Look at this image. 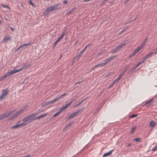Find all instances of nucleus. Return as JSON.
Listing matches in <instances>:
<instances>
[{
	"label": "nucleus",
	"mask_w": 157,
	"mask_h": 157,
	"mask_svg": "<svg viewBox=\"0 0 157 157\" xmlns=\"http://www.w3.org/2000/svg\"><path fill=\"white\" fill-rule=\"evenodd\" d=\"M60 5L59 4H56L54 5L50 6L48 7L47 9L44 11L43 13L44 16H46L50 13L53 10H55L58 8V7Z\"/></svg>",
	"instance_id": "obj_1"
},
{
	"label": "nucleus",
	"mask_w": 157,
	"mask_h": 157,
	"mask_svg": "<svg viewBox=\"0 0 157 157\" xmlns=\"http://www.w3.org/2000/svg\"><path fill=\"white\" fill-rule=\"evenodd\" d=\"M34 115H35V114H32L23 118L22 121L28 124L31 123L33 120H35Z\"/></svg>",
	"instance_id": "obj_2"
},
{
	"label": "nucleus",
	"mask_w": 157,
	"mask_h": 157,
	"mask_svg": "<svg viewBox=\"0 0 157 157\" xmlns=\"http://www.w3.org/2000/svg\"><path fill=\"white\" fill-rule=\"evenodd\" d=\"M30 66V64L25 65L20 69H16L15 68H14L13 70L9 72L11 75L15 74L17 72L25 70L29 67Z\"/></svg>",
	"instance_id": "obj_3"
},
{
	"label": "nucleus",
	"mask_w": 157,
	"mask_h": 157,
	"mask_svg": "<svg viewBox=\"0 0 157 157\" xmlns=\"http://www.w3.org/2000/svg\"><path fill=\"white\" fill-rule=\"evenodd\" d=\"M27 108V107L25 106L22 109H20L16 113L14 114L11 116L10 118V119H11L12 120H13L15 118L17 117L19 115L23 112Z\"/></svg>",
	"instance_id": "obj_4"
},
{
	"label": "nucleus",
	"mask_w": 157,
	"mask_h": 157,
	"mask_svg": "<svg viewBox=\"0 0 157 157\" xmlns=\"http://www.w3.org/2000/svg\"><path fill=\"white\" fill-rule=\"evenodd\" d=\"M8 90L7 89L3 90H2V94L0 97V101H2L3 98L7 96Z\"/></svg>",
	"instance_id": "obj_5"
},
{
	"label": "nucleus",
	"mask_w": 157,
	"mask_h": 157,
	"mask_svg": "<svg viewBox=\"0 0 157 157\" xmlns=\"http://www.w3.org/2000/svg\"><path fill=\"white\" fill-rule=\"evenodd\" d=\"M82 109H81L78 110L76 112H74L72 114L69 116L68 119H70L74 118L77 115L79 112H81L82 111Z\"/></svg>",
	"instance_id": "obj_6"
},
{
	"label": "nucleus",
	"mask_w": 157,
	"mask_h": 157,
	"mask_svg": "<svg viewBox=\"0 0 157 157\" xmlns=\"http://www.w3.org/2000/svg\"><path fill=\"white\" fill-rule=\"evenodd\" d=\"M117 56H111L107 59H106L104 61H105V63L106 64L110 62L111 61H112V60L114 59V58H115Z\"/></svg>",
	"instance_id": "obj_7"
},
{
	"label": "nucleus",
	"mask_w": 157,
	"mask_h": 157,
	"mask_svg": "<svg viewBox=\"0 0 157 157\" xmlns=\"http://www.w3.org/2000/svg\"><path fill=\"white\" fill-rule=\"evenodd\" d=\"M153 54V52H150L146 55L144 58V60H146L151 57V56Z\"/></svg>",
	"instance_id": "obj_8"
},
{
	"label": "nucleus",
	"mask_w": 157,
	"mask_h": 157,
	"mask_svg": "<svg viewBox=\"0 0 157 157\" xmlns=\"http://www.w3.org/2000/svg\"><path fill=\"white\" fill-rule=\"evenodd\" d=\"M20 122V121H18L16 124L14 125H13L10 127L11 129H15L20 128L19 125V123Z\"/></svg>",
	"instance_id": "obj_9"
},
{
	"label": "nucleus",
	"mask_w": 157,
	"mask_h": 157,
	"mask_svg": "<svg viewBox=\"0 0 157 157\" xmlns=\"http://www.w3.org/2000/svg\"><path fill=\"white\" fill-rule=\"evenodd\" d=\"M113 150H111V151H110L107 153H105L103 155L102 157H105L107 156L111 155L112 153V152L113 151Z\"/></svg>",
	"instance_id": "obj_10"
},
{
	"label": "nucleus",
	"mask_w": 157,
	"mask_h": 157,
	"mask_svg": "<svg viewBox=\"0 0 157 157\" xmlns=\"http://www.w3.org/2000/svg\"><path fill=\"white\" fill-rule=\"evenodd\" d=\"M156 124V123L155 121H151L150 123V126L151 127H154L155 125Z\"/></svg>",
	"instance_id": "obj_11"
},
{
	"label": "nucleus",
	"mask_w": 157,
	"mask_h": 157,
	"mask_svg": "<svg viewBox=\"0 0 157 157\" xmlns=\"http://www.w3.org/2000/svg\"><path fill=\"white\" fill-rule=\"evenodd\" d=\"M10 75H11L10 72L9 71L7 72L6 74L2 76L3 78L4 79H6V78L9 77Z\"/></svg>",
	"instance_id": "obj_12"
},
{
	"label": "nucleus",
	"mask_w": 157,
	"mask_h": 157,
	"mask_svg": "<svg viewBox=\"0 0 157 157\" xmlns=\"http://www.w3.org/2000/svg\"><path fill=\"white\" fill-rule=\"evenodd\" d=\"M129 43V40H125L124 42L123 43L121 44V45L123 47L126 44H128Z\"/></svg>",
	"instance_id": "obj_13"
},
{
	"label": "nucleus",
	"mask_w": 157,
	"mask_h": 157,
	"mask_svg": "<svg viewBox=\"0 0 157 157\" xmlns=\"http://www.w3.org/2000/svg\"><path fill=\"white\" fill-rule=\"evenodd\" d=\"M10 37L9 36H6L3 39L2 41L3 42H6L10 39Z\"/></svg>",
	"instance_id": "obj_14"
},
{
	"label": "nucleus",
	"mask_w": 157,
	"mask_h": 157,
	"mask_svg": "<svg viewBox=\"0 0 157 157\" xmlns=\"http://www.w3.org/2000/svg\"><path fill=\"white\" fill-rule=\"evenodd\" d=\"M65 31H63L62 32V34L59 37L58 39L60 41L63 38V36L65 35Z\"/></svg>",
	"instance_id": "obj_15"
},
{
	"label": "nucleus",
	"mask_w": 157,
	"mask_h": 157,
	"mask_svg": "<svg viewBox=\"0 0 157 157\" xmlns=\"http://www.w3.org/2000/svg\"><path fill=\"white\" fill-rule=\"evenodd\" d=\"M136 126H134V127H132L131 129V131L130 132V133L131 134H133L134 133V132L136 130Z\"/></svg>",
	"instance_id": "obj_16"
},
{
	"label": "nucleus",
	"mask_w": 157,
	"mask_h": 157,
	"mask_svg": "<svg viewBox=\"0 0 157 157\" xmlns=\"http://www.w3.org/2000/svg\"><path fill=\"white\" fill-rule=\"evenodd\" d=\"M31 43L30 42L27 43H25L20 46V47H26L31 44Z\"/></svg>",
	"instance_id": "obj_17"
},
{
	"label": "nucleus",
	"mask_w": 157,
	"mask_h": 157,
	"mask_svg": "<svg viewBox=\"0 0 157 157\" xmlns=\"http://www.w3.org/2000/svg\"><path fill=\"white\" fill-rule=\"evenodd\" d=\"M84 100H85L84 99H82L80 101H79L77 105H75L74 106V107H77L80 104H81L84 101Z\"/></svg>",
	"instance_id": "obj_18"
},
{
	"label": "nucleus",
	"mask_w": 157,
	"mask_h": 157,
	"mask_svg": "<svg viewBox=\"0 0 157 157\" xmlns=\"http://www.w3.org/2000/svg\"><path fill=\"white\" fill-rule=\"evenodd\" d=\"M142 49L141 47L140 46L138 47L137 48L134 50V51L136 53H137L140 50Z\"/></svg>",
	"instance_id": "obj_19"
},
{
	"label": "nucleus",
	"mask_w": 157,
	"mask_h": 157,
	"mask_svg": "<svg viewBox=\"0 0 157 157\" xmlns=\"http://www.w3.org/2000/svg\"><path fill=\"white\" fill-rule=\"evenodd\" d=\"M122 48L121 44L118 45L117 47L115 48L117 51H118L121 48Z\"/></svg>",
	"instance_id": "obj_20"
},
{
	"label": "nucleus",
	"mask_w": 157,
	"mask_h": 157,
	"mask_svg": "<svg viewBox=\"0 0 157 157\" xmlns=\"http://www.w3.org/2000/svg\"><path fill=\"white\" fill-rule=\"evenodd\" d=\"M122 48L121 44L118 45L117 47L115 48L117 51H118L121 48Z\"/></svg>",
	"instance_id": "obj_21"
},
{
	"label": "nucleus",
	"mask_w": 157,
	"mask_h": 157,
	"mask_svg": "<svg viewBox=\"0 0 157 157\" xmlns=\"http://www.w3.org/2000/svg\"><path fill=\"white\" fill-rule=\"evenodd\" d=\"M73 102V101H71L69 102L67 104H66V105L65 106H64L65 108L66 109L67 108V107H68L70 105V104H71Z\"/></svg>",
	"instance_id": "obj_22"
},
{
	"label": "nucleus",
	"mask_w": 157,
	"mask_h": 157,
	"mask_svg": "<svg viewBox=\"0 0 157 157\" xmlns=\"http://www.w3.org/2000/svg\"><path fill=\"white\" fill-rule=\"evenodd\" d=\"M19 125L20 128L23 127V126H24L26 125H27V124L26 123H23L21 124H20V122L19 123Z\"/></svg>",
	"instance_id": "obj_23"
},
{
	"label": "nucleus",
	"mask_w": 157,
	"mask_h": 157,
	"mask_svg": "<svg viewBox=\"0 0 157 157\" xmlns=\"http://www.w3.org/2000/svg\"><path fill=\"white\" fill-rule=\"evenodd\" d=\"M54 102H53V100H52L50 101H48L45 102V105H49L50 104L53 103Z\"/></svg>",
	"instance_id": "obj_24"
},
{
	"label": "nucleus",
	"mask_w": 157,
	"mask_h": 157,
	"mask_svg": "<svg viewBox=\"0 0 157 157\" xmlns=\"http://www.w3.org/2000/svg\"><path fill=\"white\" fill-rule=\"evenodd\" d=\"M75 10V7H74L72 9L68 11L67 14H70L74 10Z\"/></svg>",
	"instance_id": "obj_25"
},
{
	"label": "nucleus",
	"mask_w": 157,
	"mask_h": 157,
	"mask_svg": "<svg viewBox=\"0 0 157 157\" xmlns=\"http://www.w3.org/2000/svg\"><path fill=\"white\" fill-rule=\"evenodd\" d=\"M80 57H79L78 55L76 56L75 57H74L73 59V61H75L78 60L79 58Z\"/></svg>",
	"instance_id": "obj_26"
},
{
	"label": "nucleus",
	"mask_w": 157,
	"mask_h": 157,
	"mask_svg": "<svg viewBox=\"0 0 157 157\" xmlns=\"http://www.w3.org/2000/svg\"><path fill=\"white\" fill-rule=\"evenodd\" d=\"M59 96H57V97H56V98H54L53 100V102L54 103L55 102H56V101H58V100H59Z\"/></svg>",
	"instance_id": "obj_27"
},
{
	"label": "nucleus",
	"mask_w": 157,
	"mask_h": 157,
	"mask_svg": "<svg viewBox=\"0 0 157 157\" xmlns=\"http://www.w3.org/2000/svg\"><path fill=\"white\" fill-rule=\"evenodd\" d=\"M59 96H57V97H56V98H54L53 100V102L54 103L55 102H56V101H58V100H59Z\"/></svg>",
	"instance_id": "obj_28"
},
{
	"label": "nucleus",
	"mask_w": 157,
	"mask_h": 157,
	"mask_svg": "<svg viewBox=\"0 0 157 157\" xmlns=\"http://www.w3.org/2000/svg\"><path fill=\"white\" fill-rule=\"evenodd\" d=\"M59 41V40H58V39L55 42V43H54L53 44V47H55L56 44H57V43Z\"/></svg>",
	"instance_id": "obj_29"
},
{
	"label": "nucleus",
	"mask_w": 157,
	"mask_h": 157,
	"mask_svg": "<svg viewBox=\"0 0 157 157\" xmlns=\"http://www.w3.org/2000/svg\"><path fill=\"white\" fill-rule=\"evenodd\" d=\"M136 52H135L134 51V52L132 53V54H130V56H129V58H131L133 56H135V55L136 54Z\"/></svg>",
	"instance_id": "obj_30"
},
{
	"label": "nucleus",
	"mask_w": 157,
	"mask_h": 157,
	"mask_svg": "<svg viewBox=\"0 0 157 157\" xmlns=\"http://www.w3.org/2000/svg\"><path fill=\"white\" fill-rule=\"evenodd\" d=\"M3 115H4L5 118L6 117H8L10 116V115H9V114H8V113H4Z\"/></svg>",
	"instance_id": "obj_31"
},
{
	"label": "nucleus",
	"mask_w": 157,
	"mask_h": 157,
	"mask_svg": "<svg viewBox=\"0 0 157 157\" xmlns=\"http://www.w3.org/2000/svg\"><path fill=\"white\" fill-rule=\"evenodd\" d=\"M84 52L82 50L79 53H78V56L80 58Z\"/></svg>",
	"instance_id": "obj_32"
},
{
	"label": "nucleus",
	"mask_w": 157,
	"mask_h": 157,
	"mask_svg": "<svg viewBox=\"0 0 157 157\" xmlns=\"http://www.w3.org/2000/svg\"><path fill=\"white\" fill-rule=\"evenodd\" d=\"M106 64V63H105V62L104 63H102L100 64H98L97 65H98V66L103 67Z\"/></svg>",
	"instance_id": "obj_33"
},
{
	"label": "nucleus",
	"mask_w": 157,
	"mask_h": 157,
	"mask_svg": "<svg viewBox=\"0 0 157 157\" xmlns=\"http://www.w3.org/2000/svg\"><path fill=\"white\" fill-rule=\"evenodd\" d=\"M134 140L136 142H140L141 141V140L139 138H136L134 139Z\"/></svg>",
	"instance_id": "obj_34"
},
{
	"label": "nucleus",
	"mask_w": 157,
	"mask_h": 157,
	"mask_svg": "<svg viewBox=\"0 0 157 157\" xmlns=\"http://www.w3.org/2000/svg\"><path fill=\"white\" fill-rule=\"evenodd\" d=\"M66 95V93L63 94L62 95H61L60 96H59V99H60V98L65 96Z\"/></svg>",
	"instance_id": "obj_35"
},
{
	"label": "nucleus",
	"mask_w": 157,
	"mask_h": 157,
	"mask_svg": "<svg viewBox=\"0 0 157 157\" xmlns=\"http://www.w3.org/2000/svg\"><path fill=\"white\" fill-rule=\"evenodd\" d=\"M98 67V65H96L94 66V67H92L91 68V70L90 71H91L92 70H94L96 68Z\"/></svg>",
	"instance_id": "obj_36"
},
{
	"label": "nucleus",
	"mask_w": 157,
	"mask_h": 157,
	"mask_svg": "<svg viewBox=\"0 0 157 157\" xmlns=\"http://www.w3.org/2000/svg\"><path fill=\"white\" fill-rule=\"evenodd\" d=\"M61 112H60L59 111H58L56 113L54 114L53 116V117H56V116H57L58 115H59Z\"/></svg>",
	"instance_id": "obj_37"
},
{
	"label": "nucleus",
	"mask_w": 157,
	"mask_h": 157,
	"mask_svg": "<svg viewBox=\"0 0 157 157\" xmlns=\"http://www.w3.org/2000/svg\"><path fill=\"white\" fill-rule=\"evenodd\" d=\"M5 118L3 114H2L0 116V121Z\"/></svg>",
	"instance_id": "obj_38"
},
{
	"label": "nucleus",
	"mask_w": 157,
	"mask_h": 157,
	"mask_svg": "<svg viewBox=\"0 0 157 157\" xmlns=\"http://www.w3.org/2000/svg\"><path fill=\"white\" fill-rule=\"evenodd\" d=\"M72 122L69 123V124H67L65 126V128H68V127L70 126H71V124H72Z\"/></svg>",
	"instance_id": "obj_39"
},
{
	"label": "nucleus",
	"mask_w": 157,
	"mask_h": 157,
	"mask_svg": "<svg viewBox=\"0 0 157 157\" xmlns=\"http://www.w3.org/2000/svg\"><path fill=\"white\" fill-rule=\"evenodd\" d=\"M138 115V114H132L131 116H130V118H133V117H136Z\"/></svg>",
	"instance_id": "obj_40"
},
{
	"label": "nucleus",
	"mask_w": 157,
	"mask_h": 157,
	"mask_svg": "<svg viewBox=\"0 0 157 157\" xmlns=\"http://www.w3.org/2000/svg\"><path fill=\"white\" fill-rule=\"evenodd\" d=\"M65 109L66 108H65V107L64 106H63L60 108L59 111L61 113L62 111H63L64 109Z\"/></svg>",
	"instance_id": "obj_41"
},
{
	"label": "nucleus",
	"mask_w": 157,
	"mask_h": 157,
	"mask_svg": "<svg viewBox=\"0 0 157 157\" xmlns=\"http://www.w3.org/2000/svg\"><path fill=\"white\" fill-rule=\"evenodd\" d=\"M89 44H88L82 50L84 52L86 50L87 48L89 46Z\"/></svg>",
	"instance_id": "obj_42"
},
{
	"label": "nucleus",
	"mask_w": 157,
	"mask_h": 157,
	"mask_svg": "<svg viewBox=\"0 0 157 157\" xmlns=\"http://www.w3.org/2000/svg\"><path fill=\"white\" fill-rule=\"evenodd\" d=\"M35 115H34V118L35 119V120H36V119H38V120H39L40 118H42L41 117V115H40V116H38V117H35Z\"/></svg>",
	"instance_id": "obj_43"
},
{
	"label": "nucleus",
	"mask_w": 157,
	"mask_h": 157,
	"mask_svg": "<svg viewBox=\"0 0 157 157\" xmlns=\"http://www.w3.org/2000/svg\"><path fill=\"white\" fill-rule=\"evenodd\" d=\"M157 148V145L152 148V149H151V151H155L156 150Z\"/></svg>",
	"instance_id": "obj_44"
},
{
	"label": "nucleus",
	"mask_w": 157,
	"mask_h": 157,
	"mask_svg": "<svg viewBox=\"0 0 157 157\" xmlns=\"http://www.w3.org/2000/svg\"><path fill=\"white\" fill-rule=\"evenodd\" d=\"M44 111V110H41L40 111H39V112L35 113H34V114H35V115H38V114H39V113H40L41 112Z\"/></svg>",
	"instance_id": "obj_45"
},
{
	"label": "nucleus",
	"mask_w": 157,
	"mask_h": 157,
	"mask_svg": "<svg viewBox=\"0 0 157 157\" xmlns=\"http://www.w3.org/2000/svg\"><path fill=\"white\" fill-rule=\"evenodd\" d=\"M114 85V84H113L112 83L110 85L108 86L107 88L108 89H109L111 88Z\"/></svg>",
	"instance_id": "obj_46"
},
{
	"label": "nucleus",
	"mask_w": 157,
	"mask_h": 157,
	"mask_svg": "<svg viewBox=\"0 0 157 157\" xmlns=\"http://www.w3.org/2000/svg\"><path fill=\"white\" fill-rule=\"evenodd\" d=\"M145 60H144V59L142 61H139V62L138 63L139 65H140V64H142L143 63H144L145 61Z\"/></svg>",
	"instance_id": "obj_47"
},
{
	"label": "nucleus",
	"mask_w": 157,
	"mask_h": 157,
	"mask_svg": "<svg viewBox=\"0 0 157 157\" xmlns=\"http://www.w3.org/2000/svg\"><path fill=\"white\" fill-rule=\"evenodd\" d=\"M116 52L117 51H116V50L115 49V48H114V49H112L111 51L110 52L111 53H114Z\"/></svg>",
	"instance_id": "obj_48"
},
{
	"label": "nucleus",
	"mask_w": 157,
	"mask_h": 157,
	"mask_svg": "<svg viewBox=\"0 0 157 157\" xmlns=\"http://www.w3.org/2000/svg\"><path fill=\"white\" fill-rule=\"evenodd\" d=\"M77 98H78V96H75V97H74L73 98H72L73 100L72 101H73V102L74 101L77 99Z\"/></svg>",
	"instance_id": "obj_49"
},
{
	"label": "nucleus",
	"mask_w": 157,
	"mask_h": 157,
	"mask_svg": "<svg viewBox=\"0 0 157 157\" xmlns=\"http://www.w3.org/2000/svg\"><path fill=\"white\" fill-rule=\"evenodd\" d=\"M124 74L122 72L119 75V77L121 78L123 76Z\"/></svg>",
	"instance_id": "obj_50"
},
{
	"label": "nucleus",
	"mask_w": 157,
	"mask_h": 157,
	"mask_svg": "<svg viewBox=\"0 0 157 157\" xmlns=\"http://www.w3.org/2000/svg\"><path fill=\"white\" fill-rule=\"evenodd\" d=\"M128 26H127V27H126V29H124L122 30L121 31V33H120H120H123V32H124V31H125V30H126L127 29H128Z\"/></svg>",
	"instance_id": "obj_51"
},
{
	"label": "nucleus",
	"mask_w": 157,
	"mask_h": 157,
	"mask_svg": "<svg viewBox=\"0 0 157 157\" xmlns=\"http://www.w3.org/2000/svg\"><path fill=\"white\" fill-rule=\"evenodd\" d=\"M2 7H3L4 8H9V7L7 5H4L3 4L2 5Z\"/></svg>",
	"instance_id": "obj_52"
},
{
	"label": "nucleus",
	"mask_w": 157,
	"mask_h": 157,
	"mask_svg": "<svg viewBox=\"0 0 157 157\" xmlns=\"http://www.w3.org/2000/svg\"><path fill=\"white\" fill-rule=\"evenodd\" d=\"M145 42H143V44H141V45L140 46L141 48H142L145 45Z\"/></svg>",
	"instance_id": "obj_53"
},
{
	"label": "nucleus",
	"mask_w": 157,
	"mask_h": 157,
	"mask_svg": "<svg viewBox=\"0 0 157 157\" xmlns=\"http://www.w3.org/2000/svg\"><path fill=\"white\" fill-rule=\"evenodd\" d=\"M82 82V81H79L75 83V84H80Z\"/></svg>",
	"instance_id": "obj_54"
},
{
	"label": "nucleus",
	"mask_w": 157,
	"mask_h": 157,
	"mask_svg": "<svg viewBox=\"0 0 157 157\" xmlns=\"http://www.w3.org/2000/svg\"><path fill=\"white\" fill-rule=\"evenodd\" d=\"M47 115V113L44 114H42L41 115V117H45Z\"/></svg>",
	"instance_id": "obj_55"
},
{
	"label": "nucleus",
	"mask_w": 157,
	"mask_h": 157,
	"mask_svg": "<svg viewBox=\"0 0 157 157\" xmlns=\"http://www.w3.org/2000/svg\"><path fill=\"white\" fill-rule=\"evenodd\" d=\"M121 79V78H120L118 76V77L116 79V81H117V82H118Z\"/></svg>",
	"instance_id": "obj_56"
},
{
	"label": "nucleus",
	"mask_w": 157,
	"mask_h": 157,
	"mask_svg": "<svg viewBox=\"0 0 157 157\" xmlns=\"http://www.w3.org/2000/svg\"><path fill=\"white\" fill-rule=\"evenodd\" d=\"M128 69V67H125V69L122 72L124 74L125 73V72Z\"/></svg>",
	"instance_id": "obj_57"
},
{
	"label": "nucleus",
	"mask_w": 157,
	"mask_h": 157,
	"mask_svg": "<svg viewBox=\"0 0 157 157\" xmlns=\"http://www.w3.org/2000/svg\"><path fill=\"white\" fill-rule=\"evenodd\" d=\"M117 82L116 80L115 79L113 81V82H112L113 83V84L114 85L117 82Z\"/></svg>",
	"instance_id": "obj_58"
},
{
	"label": "nucleus",
	"mask_w": 157,
	"mask_h": 157,
	"mask_svg": "<svg viewBox=\"0 0 157 157\" xmlns=\"http://www.w3.org/2000/svg\"><path fill=\"white\" fill-rule=\"evenodd\" d=\"M29 3H30L31 5H32V6H33L34 5V4L33 2H32L31 1H29Z\"/></svg>",
	"instance_id": "obj_59"
},
{
	"label": "nucleus",
	"mask_w": 157,
	"mask_h": 157,
	"mask_svg": "<svg viewBox=\"0 0 157 157\" xmlns=\"http://www.w3.org/2000/svg\"><path fill=\"white\" fill-rule=\"evenodd\" d=\"M4 79V78H3V77L2 76L1 78H0V82H1Z\"/></svg>",
	"instance_id": "obj_60"
},
{
	"label": "nucleus",
	"mask_w": 157,
	"mask_h": 157,
	"mask_svg": "<svg viewBox=\"0 0 157 157\" xmlns=\"http://www.w3.org/2000/svg\"><path fill=\"white\" fill-rule=\"evenodd\" d=\"M23 157H30V155H29L24 156Z\"/></svg>",
	"instance_id": "obj_61"
},
{
	"label": "nucleus",
	"mask_w": 157,
	"mask_h": 157,
	"mask_svg": "<svg viewBox=\"0 0 157 157\" xmlns=\"http://www.w3.org/2000/svg\"><path fill=\"white\" fill-rule=\"evenodd\" d=\"M8 114H9V115H10L11 114H12L13 113V111H10L8 113Z\"/></svg>",
	"instance_id": "obj_62"
},
{
	"label": "nucleus",
	"mask_w": 157,
	"mask_h": 157,
	"mask_svg": "<svg viewBox=\"0 0 157 157\" xmlns=\"http://www.w3.org/2000/svg\"><path fill=\"white\" fill-rule=\"evenodd\" d=\"M153 53H156L157 52V49L155 50H154L153 52H152Z\"/></svg>",
	"instance_id": "obj_63"
},
{
	"label": "nucleus",
	"mask_w": 157,
	"mask_h": 157,
	"mask_svg": "<svg viewBox=\"0 0 157 157\" xmlns=\"http://www.w3.org/2000/svg\"><path fill=\"white\" fill-rule=\"evenodd\" d=\"M67 3V1L66 0H65V1H63V3L64 4Z\"/></svg>",
	"instance_id": "obj_64"
}]
</instances>
